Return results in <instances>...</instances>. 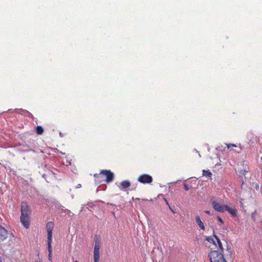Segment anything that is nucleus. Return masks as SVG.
Here are the masks:
<instances>
[{"instance_id":"nucleus-4","label":"nucleus","mask_w":262,"mask_h":262,"mask_svg":"<svg viewBox=\"0 0 262 262\" xmlns=\"http://www.w3.org/2000/svg\"><path fill=\"white\" fill-rule=\"evenodd\" d=\"M95 246L94 250V259H100V239L98 235L95 236Z\"/></svg>"},{"instance_id":"nucleus-17","label":"nucleus","mask_w":262,"mask_h":262,"mask_svg":"<svg viewBox=\"0 0 262 262\" xmlns=\"http://www.w3.org/2000/svg\"><path fill=\"white\" fill-rule=\"evenodd\" d=\"M206 240L207 241H208V242H209L210 243H213V244L216 245L215 241L213 240V239L211 237H207L206 238Z\"/></svg>"},{"instance_id":"nucleus-24","label":"nucleus","mask_w":262,"mask_h":262,"mask_svg":"<svg viewBox=\"0 0 262 262\" xmlns=\"http://www.w3.org/2000/svg\"><path fill=\"white\" fill-rule=\"evenodd\" d=\"M164 201L166 202V204H167L168 206H169V204H168V202L167 200L166 199H165V198L164 199Z\"/></svg>"},{"instance_id":"nucleus-26","label":"nucleus","mask_w":262,"mask_h":262,"mask_svg":"<svg viewBox=\"0 0 262 262\" xmlns=\"http://www.w3.org/2000/svg\"><path fill=\"white\" fill-rule=\"evenodd\" d=\"M94 262H99V259H94Z\"/></svg>"},{"instance_id":"nucleus-23","label":"nucleus","mask_w":262,"mask_h":262,"mask_svg":"<svg viewBox=\"0 0 262 262\" xmlns=\"http://www.w3.org/2000/svg\"><path fill=\"white\" fill-rule=\"evenodd\" d=\"M81 185L80 184H78L76 186V188H81Z\"/></svg>"},{"instance_id":"nucleus-10","label":"nucleus","mask_w":262,"mask_h":262,"mask_svg":"<svg viewBox=\"0 0 262 262\" xmlns=\"http://www.w3.org/2000/svg\"><path fill=\"white\" fill-rule=\"evenodd\" d=\"M238 176L241 178L242 186L244 184V182L243 179V177H245L246 174V170L244 168H241V167H238Z\"/></svg>"},{"instance_id":"nucleus-27","label":"nucleus","mask_w":262,"mask_h":262,"mask_svg":"<svg viewBox=\"0 0 262 262\" xmlns=\"http://www.w3.org/2000/svg\"><path fill=\"white\" fill-rule=\"evenodd\" d=\"M35 262H42V261L39 259L38 260H36Z\"/></svg>"},{"instance_id":"nucleus-16","label":"nucleus","mask_w":262,"mask_h":262,"mask_svg":"<svg viewBox=\"0 0 262 262\" xmlns=\"http://www.w3.org/2000/svg\"><path fill=\"white\" fill-rule=\"evenodd\" d=\"M36 133L38 135H42L44 132L43 128L41 126H37L36 128Z\"/></svg>"},{"instance_id":"nucleus-3","label":"nucleus","mask_w":262,"mask_h":262,"mask_svg":"<svg viewBox=\"0 0 262 262\" xmlns=\"http://www.w3.org/2000/svg\"><path fill=\"white\" fill-rule=\"evenodd\" d=\"M210 262H227L222 252L218 250L211 251L208 254Z\"/></svg>"},{"instance_id":"nucleus-25","label":"nucleus","mask_w":262,"mask_h":262,"mask_svg":"<svg viewBox=\"0 0 262 262\" xmlns=\"http://www.w3.org/2000/svg\"><path fill=\"white\" fill-rule=\"evenodd\" d=\"M205 213H206V214H210V212L209 211H205Z\"/></svg>"},{"instance_id":"nucleus-18","label":"nucleus","mask_w":262,"mask_h":262,"mask_svg":"<svg viewBox=\"0 0 262 262\" xmlns=\"http://www.w3.org/2000/svg\"><path fill=\"white\" fill-rule=\"evenodd\" d=\"M226 145H227V147L228 148H230L231 147H236V145L234 144H226Z\"/></svg>"},{"instance_id":"nucleus-9","label":"nucleus","mask_w":262,"mask_h":262,"mask_svg":"<svg viewBox=\"0 0 262 262\" xmlns=\"http://www.w3.org/2000/svg\"><path fill=\"white\" fill-rule=\"evenodd\" d=\"M131 185V183L128 180H124L120 182L119 187L124 190L129 188Z\"/></svg>"},{"instance_id":"nucleus-29","label":"nucleus","mask_w":262,"mask_h":262,"mask_svg":"<svg viewBox=\"0 0 262 262\" xmlns=\"http://www.w3.org/2000/svg\"><path fill=\"white\" fill-rule=\"evenodd\" d=\"M74 262H78V261H77V260H76V261H75Z\"/></svg>"},{"instance_id":"nucleus-1","label":"nucleus","mask_w":262,"mask_h":262,"mask_svg":"<svg viewBox=\"0 0 262 262\" xmlns=\"http://www.w3.org/2000/svg\"><path fill=\"white\" fill-rule=\"evenodd\" d=\"M31 211L28 203L23 201L21 204V215L20 221L23 226L27 229L29 228L30 222Z\"/></svg>"},{"instance_id":"nucleus-28","label":"nucleus","mask_w":262,"mask_h":262,"mask_svg":"<svg viewBox=\"0 0 262 262\" xmlns=\"http://www.w3.org/2000/svg\"><path fill=\"white\" fill-rule=\"evenodd\" d=\"M240 166H244V164H241ZM238 166H239V165H238Z\"/></svg>"},{"instance_id":"nucleus-5","label":"nucleus","mask_w":262,"mask_h":262,"mask_svg":"<svg viewBox=\"0 0 262 262\" xmlns=\"http://www.w3.org/2000/svg\"><path fill=\"white\" fill-rule=\"evenodd\" d=\"M53 228V222H49L47 223L46 228L47 231V242H52V231Z\"/></svg>"},{"instance_id":"nucleus-15","label":"nucleus","mask_w":262,"mask_h":262,"mask_svg":"<svg viewBox=\"0 0 262 262\" xmlns=\"http://www.w3.org/2000/svg\"><path fill=\"white\" fill-rule=\"evenodd\" d=\"M202 174L203 176L209 178L210 179H212V173L209 170H203Z\"/></svg>"},{"instance_id":"nucleus-20","label":"nucleus","mask_w":262,"mask_h":262,"mask_svg":"<svg viewBox=\"0 0 262 262\" xmlns=\"http://www.w3.org/2000/svg\"><path fill=\"white\" fill-rule=\"evenodd\" d=\"M184 188L186 191H188L189 189V187L186 184H184Z\"/></svg>"},{"instance_id":"nucleus-21","label":"nucleus","mask_w":262,"mask_h":262,"mask_svg":"<svg viewBox=\"0 0 262 262\" xmlns=\"http://www.w3.org/2000/svg\"><path fill=\"white\" fill-rule=\"evenodd\" d=\"M217 220H218L220 223H221L222 224H223V220L222 219V218H221V217H220V216H218L217 217Z\"/></svg>"},{"instance_id":"nucleus-11","label":"nucleus","mask_w":262,"mask_h":262,"mask_svg":"<svg viewBox=\"0 0 262 262\" xmlns=\"http://www.w3.org/2000/svg\"><path fill=\"white\" fill-rule=\"evenodd\" d=\"M225 210L228 211L233 216L236 215L237 210L234 208H231L228 205H225Z\"/></svg>"},{"instance_id":"nucleus-8","label":"nucleus","mask_w":262,"mask_h":262,"mask_svg":"<svg viewBox=\"0 0 262 262\" xmlns=\"http://www.w3.org/2000/svg\"><path fill=\"white\" fill-rule=\"evenodd\" d=\"M7 237V230L4 227L0 226V243L4 241Z\"/></svg>"},{"instance_id":"nucleus-19","label":"nucleus","mask_w":262,"mask_h":262,"mask_svg":"<svg viewBox=\"0 0 262 262\" xmlns=\"http://www.w3.org/2000/svg\"><path fill=\"white\" fill-rule=\"evenodd\" d=\"M252 185L253 187H254L256 189L258 190L259 189V185H258V183H253Z\"/></svg>"},{"instance_id":"nucleus-6","label":"nucleus","mask_w":262,"mask_h":262,"mask_svg":"<svg viewBox=\"0 0 262 262\" xmlns=\"http://www.w3.org/2000/svg\"><path fill=\"white\" fill-rule=\"evenodd\" d=\"M138 181L141 183L149 184L152 182V178L149 174H143L138 178Z\"/></svg>"},{"instance_id":"nucleus-12","label":"nucleus","mask_w":262,"mask_h":262,"mask_svg":"<svg viewBox=\"0 0 262 262\" xmlns=\"http://www.w3.org/2000/svg\"><path fill=\"white\" fill-rule=\"evenodd\" d=\"M195 221L200 229L204 230L205 227L199 216L197 215L195 216Z\"/></svg>"},{"instance_id":"nucleus-14","label":"nucleus","mask_w":262,"mask_h":262,"mask_svg":"<svg viewBox=\"0 0 262 262\" xmlns=\"http://www.w3.org/2000/svg\"><path fill=\"white\" fill-rule=\"evenodd\" d=\"M52 242H47L48 251L49 252V259L52 261Z\"/></svg>"},{"instance_id":"nucleus-2","label":"nucleus","mask_w":262,"mask_h":262,"mask_svg":"<svg viewBox=\"0 0 262 262\" xmlns=\"http://www.w3.org/2000/svg\"><path fill=\"white\" fill-rule=\"evenodd\" d=\"M101 175L104 176L105 177V181L107 183L111 182L114 178V174L111 170H101L99 174H94V177L96 181L99 183H101L102 182V180L99 179Z\"/></svg>"},{"instance_id":"nucleus-13","label":"nucleus","mask_w":262,"mask_h":262,"mask_svg":"<svg viewBox=\"0 0 262 262\" xmlns=\"http://www.w3.org/2000/svg\"><path fill=\"white\" fill-rule=\"evenodd\" d=\"M213 236L216 241V242H217V245L219 247L218 250H220L221 251V252H223L224 249H223V246H222V243H221L220 239L215 234H214Z\"/></svg>"},{"instance_id":"nucleus-22","label":"nucleus","mask_w":262,"mask_h":262,"mask_svg":"<svg viewBox=\"0 0 262 262\" xmlns=\"http://www.w3.org/2000/svg\"><path fill=\"white\" fill-rule=\"evenodd\" d=\"M244 201V199H241L240 200V203H241V205L242 206V207H243L244 203L243 202Z\"/></svg>"},{"instance_id":"nucleus-7","label":"nucleus","mask_w":262,"mask_h":262,"mask_svg":"<svg viewBox=\"0 0 262 262\" xmlns=\"http://www.w3.org/2000/svg\"><path fill=\"white\" fill-rule=\"evenodd\" d=\"M211 204L213 208L218 212H224L225 211V205H223L216 201H213Z\"/></svg>"}]
</instances>
